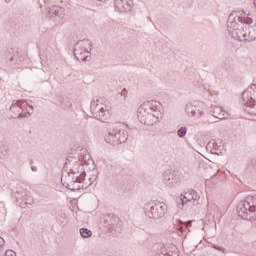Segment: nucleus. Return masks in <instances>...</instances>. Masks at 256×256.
Returning a JSON list of instances; mask_svg holds the SVG:
<instances>
[{
	"instance_id": "9d476101",
	"label": "nucleus",
	"mask_w": 256,
	"mask_h": 256,
	"mask_svg": "<svg viewBox=\"0 0 256 256\" xmlns=\"http://www.w3.org/2000/svg\"><path fill=\"white\" fill-rule=\"evenodd\" d=\"M201 196L195 190H189L176 199L178 209H187L191 205H198Z\"/></svg>"
},
{
	"instance_id": "393cba45",
	"label": "nucleus",
	"mask_w": 256,
	"mask_h": 256,
	"mask_svg": "<svg viewBox=\"0 0 256 256\" xmlns=\"http://www.w3.org/2000/svg\"><path fill=\"white\" fill-rule=\"evenodd\" d=\"M27 109L28 111H30V115H33V111H34L33 105H27L26 103V108H24V113H27Z\"/></svg>"
},
{
	"instance_id": "a211bd4d",
	"label": "nucleus",
	"mask_w": 256,
	"mask_h": 256,
	"mask_svg": "<svg viewBox=\"0 0 256 256\" xmlns=\"http://www.w3.org/2000/svg\"><path fill=\"white\" fill-rule=\"evenodd\" d=\"M73 53L77 61H87V59H89V56L85 55V53L87 52H85L83 48H78L74 46Z\"/></svg>"
},
{
	"instance_id": "f3484780",
	"label": "nucleus",
	"mask_w": 256,
	"mask_h": 256,
	"mask_svg": "<svg viewBox=\"0 0 256 256\" xmlns=\"http://www.w3.org/2000/svg\"><path fill=\"white\" fill-rule=\"evenodd\" d=\"M74 47L83 49L85 53H91L93 49V42H91L89 39L79 40Z\"/></svg>"
},
{
	"instance_id": "7c9ffc66",
	"label": "nucleus",
	"mask_w": 256,
	"mask_h": 256,
	"mask_svg": "<svg viewBox=\"0 0 256 256\" xmlns=\"http://www.w3.org/2000/svg\"><path fill=\"white\" fill-rule=\"evenodd\" d=\"M31 170L35 173V172H37V166H32L31 167Z\"/></svg>"
},
{
	"instance_id": "4c0bfd02",
	"label": "nucleus",
	"mask_w": 256,
	"mask_h": 256,
	"mask_svg": "<svg viewBox=\"0 0 256 256\" xmlns=\"http://www.w3.org/2000/svg\"><path fill=\"white\" fill-rule=\"evenodd\" d=\"M60 101H63V98H60Z\"/></svg>"
},
{
	"instance_id": "4be33fe9",
	"label": "nucleus",
	"mask_w": 256,
	"mask_h": 256,
	"mask_svg": "<svg viewBox=\"0 0 256 256\" xmlns=\"http://www.w3.org/2000/svg\"><path fill=\"white\" fill-rule=\"evenodd\" d=\"M177 135L180 139H183L187 135V127L182 126L177 130Z\"/></svg>"
},
{
	"instance_id": "f704fd0d",
	"label": "nucleus",
	"mask_w": 256,
	"mask_h": 256,
	"mask_svg": "<svg viewBox=\"0 0 256 256\" xmlns=\"http://www.w3.org/2000/svg\"><path fill=\"white\" fill-rule=\"evenodd\" d=\"M4 152H5V154H4V155H7V154L9 153V151H8V150H4Z\"/></svg>"
},
{
	"instance_id": "dca6fc26",
	"label": "nucleus",
	"mask_w": 256,
	"mask_h": 256,
	"mask_svg": "<svg viewBox=\"0 0 256 256\" xmlns=\"http://www.w3.org/2000/svg\"><path fill=\"white\" fill-rule=\"evenodd\" d=\"M185 111L187 115H191V117H203V111L197 105L186 104Z\"/></svg>"
},
{
	"instance_id": "473e14b6",
	"label": "nucleus",
	"mask_w": 256,
	"mask_h": 256,
	"mask_svg": "<svg viewBox=\"0 0 256 256\" xmlns=\"http://www.w3.org/2000/svg\"><path fill=\"white\" fill-rule=\"evenodd\" d=\"M65 107H71V102H67V103L65 104Z\"/></svg>"
},
{
	"instance_id": "412c9836",
	"label": "nucleus",
	"mask_w": 256,
	"mask_h": 256,
	"mask_svg": "<svg viewBox=\"0 0 256 256\" xmlns=\"http://www.w3.org/2000/svg\"><path fill=\"white\" fill-rule=\"evenodd\" d=\"M80 235L83 239H89V237H91V235H93V232H91V230H89L87 228H81Z\"/></svg>"
},
{
	"instance_id": "c756f323",
	"label": "nucleus",
	"mask_w": 256,
	"mask_h": 256,
	"mask_svg": "<svg viewBox=\"0 0 256 256\" xmlns=\"http://www.w3.org/2000/svg\"><path fill=\"white\" fill-rule=\"evenodd\" d=\"M5 189H7V185H3V186H0V193L2 192V191H4Z\"/></svg>"
},
{
	"instance_id": "423d86ee",
	"label": "nucleus",
	"mask_w": 256,
	"mask_h": 256,
	"mask_svg": "<svg viewBox=\"0 0 256 256\" xmlns=\"http://www.w3.org/2000/svg\"><path fill=\"white\" fill-rule=\"evenodd\" d=\"M241 103L246 113L256 115V84H251L250 88L242 93Z\"/></svg>"
},
{
	"instance_id": "1a4fd4ad",
	"label": "nucleus",
	"mask_w": 256,
	"mask_h": 256,
	"mask_svg": "<svg viewBox=\"0 0 256 256\" xmlns=\"http://www.w3.org/2000/svg\"><path fill=\"white\" fill-rule=\"evenodd\" d=\"M103 224L114 237H117V235H120L121 231H123V222H121V219L115 214H106Z\"/></svg>"
},
{
	"instance_id": "0eeeda50",
	"label": "nucleus",
	"mask_w": 256,
	"mask_h": 256,
	"mask_svg": "<svg viewBox=\"0 0 256 256\" xmlns=\"http://www.w3.org/2000/svg\"><path fill=\"white\" fill-rule=\"evenodd\" d=\"M144 213L149 219H161L167 213V204L163 202H148L144 205Z\"/></svg>"
},
{
	"instance_id": "bb28decb",
	"label": "nucleus",
	"mask_w": 256,
	"mask_h": 256,
	"mask_svg": "<svg viewBox=\"0 0 256 256\" xmlns=\"http://www.w3.org/2000/svg\"><path fill=\"white\" fill-rule=\"evenodd\" d=\"M3 245H5V239H3L2 237H0V250L3 249Z\"/></svg>"
},
{
	"instance_id": "6e6552de",
	"label": "nucleus",
	"mask_w": 256,
	"mask_h": 256,
	"mask_svg": "<svg viewBox=\"0 0 256 256\" xmlns=\"http://www.w3.org/2000/svg\"><path fill=\"white\" fill-rule=\"evenodd\" d=\"M129 138V134L127 133V130H121L119 127L110 128L108 130V134L105 135L104 139L106 143H109L110 145H121V143H125L127 139Z\"/></svg>"
},
{
	"instance_id": "72a5a7b5",
	"label": "nucleus",
	"mask_w": 256,
	"mask_h": 256,
	"mask_svg": "<svg viewBox=\"0 0 256 256\" xmlns=\"http://www.w3.org/2000/svg\"><path fill=\"white\" fill-rule=\"evenodd\" d=\"M207 209H208V213H210L211 214V206H207Z\"/></svg>"
},
{
	"instance_id": "20e7f679",
	"label": "nucleus",
	"mask_w": 256,
	"mask_h": 256,
	"mask_svg": "<svg viewBox=\"0 0 256 256\" xmlns=\"http://www.w3.org/2000/svg\"><path fill=\"white\" fill-rule=\"evenodd\" d=\"M236 211L242 219L251 221L256 219V196L240 201L236 207Z\"/></svg>"
},
{
	"instance_id": "b1692460",
	"label": "nucleus",
	"mask_w": 256,
	"mask_h": 256,
	"mask_svg": "<svg viewBox=\"0 0 256 256\" xmlns=\"http://www.w3.org/2000/svg\"><path fill=\"white\" fill-rule=\"evenodd\" d=\"M213 249H216V251H221V253H227V249H225L222 246H219L217 244L212 245Z\"/></svg>"
},
{
	"instance_id": "ddd939ff",
	"label": "nucleus",
	"mask_w": 256,
	"mask_h": 256,
	"mask_svg": "<svg viewBox=\"0 0 256 256\" xmlns=\"http://www.w3.org/2000/svg\"><path fill=\"white\" fill-rule=\"evenodd\" d=\"M155 256H179V248L173 244H157Z\"/></svg>"
},
{
	"instance_id": "c85d7f7f",
	"label": "nucleus",
	"mask_w": 256,
	"mask_h": 256,
	"mask_svg": "<svg viewBox=\"0 0 256 256\" xmlns=\"http://www.w3.org/2000/svg\"><path fill=\"white\" fill-rule=\"evenodd\" d=\"M126 94H127V89L124 88V89L122 90V92H121V95H124V97H127Z\"/></svg>"
},
{
	"instance_id": "6ab92c4d",
	"label": "nucleus",
	"mask_w": 256,
	"mask_h": 256,
	"mask_svg": "<svg viewBox=\"0 0 256 256\" xmlns=\"http://www.w3.org/2000/svg\"><path fill=\"white\" fill-rule=\"evenodd\" d=\"M48 15L52 17L55 15V17H61L65 15V8L60 6H52L51 8H48Z\"/></svg>"
},
{
	"instance_id": "2f4dec72",
	"label": "nucleus",
	"mask_w": 256,
	"mask_h": 256,
	"mask_svg": "<svg viewBox=\"0 0 256 256\" xmlns=\"http://www.w3.org/2000/svg\"><path fill=\"white\" fill-rule=\"evenodd\" d=\"M27 205H29V203L27 201H25L24 204L20 205V207H27Z\"/></svg>"
},
{
	"instance_id": "f03ea898",
	"label": "nucleus",
	"mask_w": 256,
	"mask_h": 256,
	"mask_svg": "<svg viewBox=\"0 0 256 256\" xmlns=\"http://www.w3.org/2000/svg\"><path fill=\"white\" fill-rule=\"evenodd\" d=\"M253 18L247 16L245 11L232 12L227 20V31L233 39L238 41H255L256 39V23Z\"/></svg>"
},
{
	"instance_id": "2eb2a0df",
	"label": "nucleus",
	"mask_w": 256,
	"mask_h": 256,
	"mask_svg": "<svg viewBox=\"0 0 256 256\" xmlns=\"http://www.w3.org/2000/svg\"><path fill=\"white\" fill-rule=\"evenodd\" d=\"M209 113L210 115H212V117H216V119H227L228 115L225 109L220 106H211L209 109Z\"/></svg>"
},
{
	"instance_id": "f8f14e48",
	"label": "nucleus",
	"mask_w": 256,
	"mask_h": 256,
	"mask_svg": "<svg viewBox=\"0 0 256 256\" xmlns=\"http://www.w3.org/2000/svg\"><path fill=\"white\" fill-rule=\"evenodd\" d=\"M163 183L169 189L177 187L181 183V177L179 176V171L177 170H166L163 173Z\"/></svg>"
},
{
	"instance_id": "7ed1b4c3",
	"label": "nucleus",
	"mask_w": 256,
	"mask_h": 256,
	"mask_svg": "<svg viewBox=\"0 0 256 256\" xmlns=\"http://www.w3.org/2000/svg\"><path fill=\"white\" fill-rule=\"evenodd\" d=\"M137 117L142 125L152 127L159 121V111L153 109L149 103H144L138 108Z\"/></svg>"
},
{
	"instance_id": "39448f33",
	"label": "nucleus",
	"mask_w": 256,
	"mask_h": 256,
	"mask_svg": "<svg viewBox=\"0 0 256 256\" xmlns=\"http://www.w3.org/2000/svg\"><path fill=\"white\" fill-rule=\"evenodd\" d=\"M90 111L92 117L97 119L98 121H107L109 117H111V113L109 112V106L103 103V98L92 100L90 104Z\"/></svg>"
},
{
	"instance_id": "cd10ccee",
	"label": "nucleus",
	"mask_w": 256,
	"mask_h": 256,
	"mask_svg": "<svg viewBox=\"0 0 256 256\" xmlns=\"http://www.w3.org/2000/svg\"><path fill=\"white\" fill-rule=\"evenodd\" d=\"M9 61H10L11 63H13V61H15V54L10 53Z\"/></svg>"
},
{
	"instance_id": "9b49d317",
	"label": "nucleus",
	"mask_w": 256,
	"mask_h": 256,
	"mask_svg": "<svg viewBox=\"0 0 256 256\" xmlns=\"http://www.w3.org/2000/svg\"><path fill=\"white\" fill-rule=\"evenodd\" d=\"M25 109H27V102L23 100H14L10 106V111L14 113V115H18L17 119L31 117V111L27 109V112H24Z\"/></svg>"
},
{
	"instance_id": "aec40b11",
	"label": "nucleus",
	"mask_w": 256,
	"mask_h": 256,
	"mask_svg": "<svg viewBox=\"0 0 256 256\" xmlns=\"http://www.w3.org/2000/svg\"><path fill=\"white\" fill-rule=\"evenodd\" d=\"M192 222L188 221V222H183L182 220L178 221V231H180V233H183V231H185V229H189V227H191Z\"/></svg>"
},
{
	"instance_id": "4468645a",
	"label": "nucleus",
	"mask_w": 256,
	"mask_h": 256,
	"mask_svg": "<svg viewBox=\"0 0 256 256\" xmlns=\"http://www.w3.org/2000/svg\"><path fill=\"white\" fill-rule=\"evenodd\" d=\"M114 5L119 13H130L133 9V0H114Z\"/></svg>"
},
{
	"instance_id": "e433bc0d",
	"label": "nucleus",
	"mask_w": 256,
	"mask_h": 256,
	"mask_svg": "<svg viewBox=\"0 0 256 256\" xmlns=\"http://www.w3.org/2000/svg\"><path fill=\"white\" fill-rule=\"evenodd\" d=\"M64 178H65V175H62V181H63Z\"/></svg>"
},
{
	"instance_id": "5701e85b",
	"label": "nucleus",
	"mask_w": 256,
	"mask_h": 256,
	"mask_svg": "<svg viewBox=\"0 0 256 256\" xmlns=\"http://www.w3.org/2000/svg\"><path fill=\"white\" fill-rule=\"evenodd\" d=\"M207 147H212L213 151H217V149H219V145H217V142H215V140L210 141L207 144Z\"/></svg>"
},
{
	"instance_id": "a878e982",
	"label": "nucleus",
	"mask_w": 256,
	"mask_h": 256,
	"mask_svg": "<svg viewBox=\"0 0 256 256\" xmlns=\"http://www.w3.org/2000/svg\"><path fill=\"white\" fill-rule=\"evenodd\" d=\"M5 256H17V253H15L13 250H7L5 252Z\"/></svg>"
},
{
	"instance_id": "f257e3e1",
	"label": "nucleus",
	"mask_w": 256,
	"mask_h": 256,
	"mask_svg": "<svg viewBox=\"0 0 256 256\" xmlns=\"http://www.w3.org/2000/svg\"><path fill=\"white\" fill-rule=\"evenodd\" d=\"M89 163H93V159H91V154L85 148H77L68 154L67 162L63 167V173L67 174V189L79 191L93 185V182L97 179L95 176L89 178V184L84 182L87 176L85 167L89 166Z\"/></svg>"
},
{
	"instance_id": "c9c22d12",
	"label": "nucleus",
	"mask_w": 256,
	"mask_h": 256,
	"mask_svg": "<svg viewBox=\"0 0 256 256\" xmlns=\"http://www.w3.org/2000/svg\"><path fill=\"white\" fill-rule=\"evenodd\" d=\"M6 1V3H9L11 0H5Z\"/></svg>"
}]
</instances>
